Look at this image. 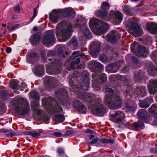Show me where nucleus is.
Returning <instances> with one entry per match:
<instances>
[{
  "label": "nucleus",
  "mask_w": 157,
  "mask_h": 157,
  "mask_svg": "<svg viewBox=\"0 0 157 157\" xmlns=\"http://www.w3.org/2000/svg\"><path fill=\"white\" fill-rule=\"evenodd\" d=\"M83 73H85L86 74L85 76L83 77L82 78L84 84L82 85L80 84L79 87L80 89H81V93H83L84 94V97L85 98L88 94L86 95L83 91L87 90H88L90 85V81L89 78V73L87 71H84Z\"/></svg>",
  "instance_id": "nucleus-10"
},
{
  "label": "nucleus",
  "mask_w": 157,
  "mask_h": 157,
  "mask_svg": "<svg viewBox=\"0 0 157 157\" xmlns=\"http://www.w3.org/2000/svg\"><path fill=\"white\" fill-rule=\"evenodd\" d=\"M19 25L18 24H15L13 25L9 29L10 32L13 31L15 29L18 28Z\"/></svg>",
  "instance_id": "nucleus-54"
},
{
  "label": "nucleus",
  "mask_w": 157,
  "mask_h": 157,
  "mask_svg": "<svg viewBox=\"0 0 157 157\" xmlns=\"http://www.w3.org/2000/svg\"><path fill=\"white\" fill-rule=\"evenodd\" d=\"M141 75L140 72H138L135 75V77L137 79L140 80L141 79Z\"/></svg>",
  "instance_id": "nucleus-56"
},
{
  "label": "nucleus",
  "mask_w": 157,
  "mask_h": 157,
  "mask_svg": "<svg viewBox=\"0 0 157 157\" xmlns=\"http://www.w3.org/2000/svg\"><path fill=\"white\" fill-rule=\"evenodd\" d=\"M34 73L38 76H42L44 72V67L42 65H38L34 69Z\"/></svg>",
  "instance_id": "nucleus-28"
},
{
  "label": "nucleus",
  "mask_w": 157,
  "mask_h": 157,
  "mask_svg": "<svg viewBox=\"0 0 157 157\" xmlns=\"http://www.w3.org/2000/svg\"><path fill=\"white\" fill-rule=\"evenodd\" d=\"M69 84L71 86V88L73 89V91L78 94V98L89 103V105L91 108L92 113L98 116H103L106 113V109L102 104L101 98H96L95 95L92 94H88L85 98L84 94L81 93L79 86L74 84L72 79L70 80Z\"/></svg>",
  "instance_id": "nucleus-2"
},
{
  "label": "nucleus",
  "mask_w": 157,
  "mask_h": 157,
  "mask_svg": "<svg viewBox=\"0 0 157 157\" xmlns=\"http://www.w3.org/2000/svg\"><path fill=\"white\" fill-rule=\"evenodd\" d=\"M52 135L56 137H61L63 136L62 134L60 132H54L52 133Z\"/></svg>",
  "instance_id": "nucleus-55"
},
{
  "label": "nucleus",
  "mask_w": 157,
  "mask_h": 157,
  "mask_svg": "<svg viewBox=\"0 0 157 157\" xmlns=\"http://www.w3.org/2000/svg\"><path fill=\"white\" fill-rule=\"evenodd\" d=\"M57 152L59 155H61L64 153V149L61 147H59L57 148Z\"/></svg>",
  "instance_id": "nucleus-50"
},
{
  "label": "nucleus",
  "mask_w": 157,
  "mask_h": 157,
  "mask_svg": "<svg viewBox=\"0 0 157 157\" xmlns=\"http://www.w3.org/2000/svg\"><path fill=\"white\" fill-rule=\"evenodd\" d=\"M72 25L69 24L67 29H63L62 31V34L63 37L66 38H69L71 35Z\"/></svg>",
  "instance_id": "nucleus-20"
},
{
  "label": "nucleus",
  "mask_w": 157,
  "mask_h": 157,
  "mask_svg": "<svg viewBox=\"0 0 157 157\" xmlns=\"http://www.w3.org/2000/svg\"><path fill=\"white\" fill-rule=\"evenodd\" d=\"M55 40V38L52 33H51L50 31L45 36L43 39L42 41L43 45H46V44H51L54 42Z\"/></svg>",
  "instance_id": "nucleus-16"
},
{
  "label": "nucleus",
  "mask_w": 157,
  "mask_h": 157,
  "mask_svg": "<svg viewBox=\"0 0 157 157\" xmlns=\"http://www.w3.org/2000/svg\"><path fill=\"white\" fill-rule=\"evenodd\" d=\"M17 113L21 116L27 114L29 112V104L26 100L21 97L16 98L13 102Z\"/></svg>",
  "instance_id": "nucleus-5"
},
{
  "label": "nucleus",
  "mask_w": 157,
  "mask_h": 157,
  "mask_svg": "<svg viewBox=\"0 0 157 157\" xmlns=\"http://www.w3.org/2000/svg\"><path fill=\"white\" fill-rule=\"evenodd\" d=\"M153 102L152 97L150 96L144 100H140L139 102V105L141 108H147Z\"/></svg>",
  "instance_id": "nucleus-18"
},
{
  "label": "nucleus",
  "mask_w": 157,
  "mask_h": 157,
  "mask_svg": "<svg viewBox=\"0 0 157 157\" xmlns=\"http://www.w3.org/2000/svg\"><path fill=\"white\" fill-rule=\"evenodd\" d=\"M111 81H114V79L120 80L124 83L125 86L127 87L126 93L127 95L129 94L130 96L133 94L137 97H143L146 94V88L143 86H136L135 89H132L131 85L130 84L127 77L121 75H111L109 78Z\"/></svg>",
  "instance_id": "nucleus-3"
},
{
  "label": "nucleus",
  "mask_w": 157,
  "mask_h": 157,
  "mask_svg": "<svg viewBox=\"0 0 157 157\" xmlns=\"http://www.w3.org/2000/svg\"><path fill=\"white\" fill-rule=\"evenodd\" d=\"M108 139H106L105 138H102L100 139L99 140V141L102 143H108Z\"/></svg>",
  "instance_id": "nucleus-60"
},
{
  "label": "nucleus",
  "mask_w": 157,
  "mask_h": 157,
  "mask_svg": "<svg viewBox=\"0 0 157 157\" xmlns=\"http://www.w3.org/2000/svg\"><path fill=\"white\" fill-rule=\"evenodd\" d=\"M89 25H92L96 27L100 26L97 29V31L99 34L105 33L108 30V26L107 23L96 18L90 19L89 22Z\"/></svg>",
  "instance_id": "nucleus-7"
},
{
  "label": "nucleus",
  "mask_w": 157,
  "mask_h": 157,
  "mask_svg": "<svg viewBox=\"0 0 157 157\" xmlns=\"http://www.w3.org/2000/svg\"><path fill=\"white\" fill-rule=\"evenodd\" d=\"M7 96V93L6 91L3 90H0V97L2 100H5Z\"/></svg>",
  "instance_id": "nucleus-41"
},
{
  "label": "nucleus",
  "mask_w": 157,
  "mask_h": 157,
  "mask_svg": "<svg viewBox=\"0 0 157 157\" xmlns=\"http://www.w3.org/2000/svg\"><path fill=\"white\" fill-rule=\"evenodd\" d=\"M25 135H31L32 136L34 137H37L40 135V134L39 132H36L34 131H26L25 132Z\"/></svg>",
  "instance_id": "nucleus-35"
},
{
  "label": "nucleus",
  "mask_w": 157,
  "mask_h": 157,
  "mask_svg": "<svg viewBox=\"0 0 157 157\" xmlns=\"http://www.w3.org/2000/svg\"><path fill=\"white\" fill-rule=\"evenodd\" d=\"M105 91L106 92L111 93H113V90L112 88L108 87H107L105 88Z\"/></svg>",
  "instance_id": "nucleus-59"
},
{
  "label": "nucleus",
  "mask_w": 157,
  "mask_h": 157,
  "mask_svg": "<svg viewBox=\"0 0 157 157\" xmlns=\"http://www.w3.org/2000/svg\"><path fill=\"white\" fill-rule=\"evenodd\" d=\"M104 102L111 109H116L121 107L122 100L120 97L116 94H108L104 98Z\"/></svg>",
  "instance_id": "nucleus-6"
},
{
  "label": "nucleus",
  "mask_w": 157,
  "mask_h": 157,
  "mask_svg": "<svg viewBox=\"0 0 157 157\" xmlns=\"http://www.w3.org/2000/svg\"><path fill=\"white\" fill-rule=\"evenodd\" d=\"M148 111L151 113H154L155 121L157 123V105L153 104L148 109Z\"/></svg>",
  "instance_id": "nucleus-23"
},
{
  "label": "nucleus",
  "mask_w": 157,
  "mask_h": 157,
  "mask_svg": "<svg viewBox=\"0 0 157 157\" xmlns=\"http://www.w3.org/2000/svg\"><path fill=\"white\" fill-rule=\"evenodd\" d=\"M101 8L104 10H109L110 7V5L109 3L105 2H103L101 4Z\"/></svg>",
  "instance_id": "nucleus-39"
},
{
  "label": "nucleus",
  "mask_w": 157,
  "mask_h": 157,
  "mask_svg": "<svg viewBox=\"0 0 157 157\" xmlns=\"http://www.w3.org/2000/svg\"><path fill=\"white\" fill-rule=\"evenodd\" d=\"M124 105L125 107V110L127 112H134L137 107V105H134L133 106H131L129 105L126 102H125L124 103Z\"/></svg>",
  "instance_id": "nucleus-31"
},
{
  "label": "nucleus",
  "mask_w": 157,
  "mask_h": 157,
  "mask_svg": "<svg viewBox=\"0 0 157 157\" xmlns=\"http://www.w3.org/2000/svg\"><path fill=\"white\" fill-rule=\"evenodd\" d=\"M71 44H72L75 46H77L78 45V42L77 40L75 38H72L70 41Z\"/></svg>",
  "instance_id": "nucleus-46"
},
{
  "label": "nucleus",
  "mask_w": 157,
  "mask_h": 157,
  "mask_svg": "<svg viewBox=\"0 0 157 157\" xmlns=\"http://www.w3.org/2000/svg\"><path fill=\"white\" fill-rule=\"evenodd\" d=\"M31 98L36 100L39 99V95L38 93L36 92L32 91L30 93Z\"/></svg>",
  "instance_id": "nucleus-40"
},
{
  "label": "nucleus",
  "mask_w": 157,
  "mask_h": 157,
  "mask_svg": "<svg viewBox=\"0 0 157 157\" xmlns=\"http://www.w3.org/2000/svg\"><path fill=\"white\" fill-rule=\"evenodd\" d=\"M31 107L32 110L35 112L37 111L38 114L41 113V111L38 109L39 106V102L37 101H33L31 103Z\"/></svg>",
  "instance_id": "nucleus-27"
},
{
  "label": "nucleus",
  "mask_w": 157,
  "mask_h": 157,
  "mask_svg": "<svg viewBox=\"0 0 157 157\" xmlns=\"http://www.w3.org/2000/svg\"><path fill=\"white\" fill-rule=\"evenodd\" d=\"M11 51V48L10 47H7L6 48V51L7 53H10Z\"/></svg>",
  "instance_id": "nucleus-64"
},
{
  "label": "nucleus",
  "mask_w": 157,
  "mask_h": 157,
  "mask_svg": "<svg viewBox=\"0 0 157 157\" xmlns=\"http://www.w3.org/2000/svg\"><path fill=\"white\" fill-rule=\"evenodd\" d=\"M118 70V67L115 63L109 64L106 68V71L109 73H115L117 72Z\"/></svg>",
  "instance_id": "nucleus-26"
},
{
  "label": "nucleus",
  "mask_w": 157,
  "mask_h": 157,
  "mask_svg": "<svg viewBox=\"0 0 157 157\" xmlns=\"http://www.w3.org/2000/svg\"><path fill=\"white\" fill-rule=\"evenodd\" d=\"M100 59L103 62H105L108 61L107 56L104 55H101L100 57Z\"/></svg>",
  "instance_id": "nucleus-47"
},
{
  "label": "nucleus",
  "mask_w": 157,
  "mask_h": 157,
  "mask_svg": "<svg viewBox=\"0 0 157 157\" xmlns=\"http://www.w3.org/2000/svg\"><path fill=\"white\" fill-rule=\"evenodd\" d=\"M80 62V59L78 58H77L75 60L73 61L71 63L70 65L71 69H73V66L75 64H78Z\"/></svg>",
  "instance_id": "nucleus-42"
},
{
  "label": "nucleus",
  "mask_w": 157,
  "mask_h": 157,
  "mask_svg": "<svg viewBox=\"0 0 157 157\" xmlns=\"http://www.w3.org/2000/svg\"><path fill=\"white\" fill-rule=\"evenodd\" d=\"M19 82V81L17 80H12L9 82L10 86L12 89H15L22 91V90L21 88V86L18 85Z\"/></svg>",
  "instance_id": "nucleus-24"
},
{
  "label": "nucleus",
  "mask_w": 157,
  "mask_h": 157,
  "mask_svg": "<svg viewBox=\"0 0 157 157\" xmlns=\"http://www.w3.org/2000/svg\"><path fill=\"white\" fill-rule=\"evenodd\" d=\"M20 85L21 86V88L22 89V88H25L26 87L27 85V84L25 83V82H22L21 83V85Z\"/></svg>",
  "instance_id": "nucleus-62"
},
{
  "label": "nucleus",
  "mask_w": 157,
  "mask_h": 157,
  "mask_svg": "<svg viewBox=\"0 0 157 157\" xmlns=\"http://www.w3.org/2000/svg\"><path fill=\"white\" fill-rule=\"evenodd\" d=\"M8 132V133L6 134V135L8 137L14 135V132H11L10 130V131Z\"/></svg>",
  "instance_id": "nucleus-63"
},
{
  "label": "nucleus",
  "mask_w": 157,
  "mask_h": 157,
  "mask_svg": "<svg viewBox=\"0 0 157 157\" xmlns=\"http://www.w3.org/2000/svg\"><path fill=\"white\" fill-rule=\"evenodd\" d=\"M41 57L42 59L44 61H46L47 59L46 58H45V54L44 52H42L41 53Z\"/></svg>",
  "instance_id": "nucleus-58"
},
{
  "label": "nucleus",
  "mask_w": 157,
  "mask_h": 157,
  "mask_svg": "<svg viewBox=\"0 0 157 157\" xmlns=\"http://www.w3.org/2000/svg\"><path fill=\"white\" fill-rule=\"evenodd\" d=\"M94 137V135H91L90 136V140H92L89 142V144L91 145H93L97 143V142L99 140V139L98 137Z\"/></svg>",
  "instance_id": "nucleus-38"
},
{
  "label": "nucleus",
  "mask_w": 157,
  "mask_h": 157,
  "mask_svg": "<svg viewBox=\"0 0 157 157\" xmlns=\"http://www.w3.org/2000/svg\"><path fill=\"white\" fill-rule=\"evenodd\" d=\"M55 94L57 97L60 98V103L56 101L52 98L49 97L48 98H43L42 101L43 104L45 105V108L48 110H54L57 113H62V108L60 105V104L63 105L65 104H70L71 101H69V96L67 94V91L66 90L60 88L56 91ZM72 105L74 108L79 111L85 113L87 111L86 106L82 105L78 99H73L71 101Z\"/></svg>",
  "instance_id": "nucleus-1"
},
{
  "label": "nucleus",
  "mask_w": 157,
  "mask_h": 157,
  "mask_svg": "<svg viewBox=\"0 0 157 157\" xmlns=\"http://www.w3.org/2000/svg\"><path fill=\"white\" fill-rule=\"evenodd\" d=\"M125 117L124 113L121 111H116L110 114V117L111 120L113 122L119 124V127L124 128L125 126L124 121V119Z\"/></svg>",
  "instance_id": "nucleus-8"
},
{
  "label": "nucleus",
  "mask_w": 157,
  "mask_h": 157,
  "mask_svg": "<svg viewBox=\"0 0 157 157\" xmlns=\"http://www.w3.org/2000/svg\"><path fill=\"white\" fill-rule=\"evenodd\" d=\"M95 14L96 16L106 21L110 20V16H108L106 11H103L101 10H98L96 11Z\"/></svg>",
  "instance_id": "nucleus-17"
},
{
  "label": "nucleus",
  "mask_w": 157,
  "mask_h": 157,
  "mask_svg": "<svg viewBox=\"0 0 157 157\" xmlns=\"http://www.w3.org/2000/svg\"><path fill=\"white\" fill-rule=\"evenodd\" d=\"M63 15L65 17L71 16L73 17L75 15V11L73 9H68L63 12Z\"/></svg>",
  "instance_id": "nucleus-33"
},
{
  "label": "nucleus",
  "mask_w": 157,
  "mask_h": 157,
  "mask_svg": "<svg viewBox=\"0 0 157 157\" xmlns=\"http://www.w3.org/2000/svg\"><path fill=\"white\" fill-rule=\"evenodd\" d=\"M85 35L87 38H90L91 37V34L90 31L88 29H86L85 31Z\"/></svg>",
  "instance_id": "nucleus-45"
},
{
  "label": "nucleus",
  "mask_w": 157,
  "mask_h": 157,
  "mask_svg": "<svg viewBox=\"0 0 157 157\" xmlns=\"http://www.w3.org/2000/svg\"><path fill=\"white\" fill-rule=\"evenodd\" d=\"M138 46V43L136 42H134L133 44H132L131 47V50L134 52L136 50V49H137Z\"/></svg>",
  "instance_id": "nucleus-44"
},
{
  "label": "nucleus",
  "mask_w": 157,
  "mask_h": 157,
  "mask_svg": "<svg viewBox=\"0 0 157 157\" xmlns=\"http://www.w3.org/2000/svg\"><path fill=\"white\" fill-rule=\"evenodd\" d=\"M6 107L4 104L0 102V115L3 114L5 111Z\"/></svg>",
  "instance_id": "nucleus-43"
},
{
  "label": "nucleus",
  "mask_w": 157,
  "mask_h": 157,
  "mask_svg": "<svg viewBox=\"0 0 157 157\" xmlns=\"http://www.w3.org/2000/svg\"><path fill=\"white\" fill-rule=\"evenodd\" d=\"M148 89L150 94H155L157 91V79L150 80L148 83Z\"/></svg>",
  "instance_id": "nucleus-14"
},
{
  "label": "nucleus",
  "mask_w": 157,
  "mask_h": 157,
  "mask_svg": "<svg viewBox=\"0 0 157 157\" xmlns=\"http://www.w3.org/2000/svg\"><path fill=\"white\" fill-rule=\"evenodd\" d=\"M110 19H113L116 24H119L123 20L121 13L117 11H111L109 13Z\"/></svg>",
  "instance_id": "nucleus-11"
},
{
  "label": "nucleus",
  "mask_w": 157,
  "mask_h": 157,
  "mask_svg": "<svg viewBox=\"0 0 157 157\" xmlns=\"http://www.w3.org/2000/svg\"><path fill=\"white\" fill-rule=\"evenodd\" d=\"M51 67L50 70L51 72H48V70L47 69V72L50 74H57L61 72V60H55L53 62L51 63Z\"/></svg>",
  "instance_id": "nucleus-9"
},
{
  "label": "nucleus",
  "mask_w": 157,
  "mask_h": 157,
  "mask_svg": "<svg viewBox=\"0 0 157 157\" xmlns=\"http://www.w3.org/2000/svg\"><path fill=\"white\" fill-rule=\"evenodd\" d=\"M73 133V131L68 130L66 131L64 134L63 135V136H69Z\"/></svg>",
  "instance_id": "nucleus-51"
},
{
  "label": "nucleus",
  "mask_w": 157,
  "mask_h": 157,
  "mask_svg": "<svg viewBox=\"0 0 157 157\" xmlns=\"http://www.w3.org/2000/svg\"><path fill=\"white\" fill-rule=\"evenodd\" d=\"M85 55L84 53H82L80 51H75L74 52L71 56L69 59L67 60V62L65 63V65H66L68 64V62H70L71 60L74 59L75 57H76L79 56H81L82 57L85 56Z\"/></svg>",
  "instance_id": "nucleus-25"
},
{
  "label": "nucleus",
  "mask_w": 157,
  "mask_h": 157,
  "mask_svg": "<svg viewBox=\"0 0 157 157\" xmlns=\"http://www.w3.org/2000/svg\"><path fill=\"white\" fill-rule=\"evenodd\" d=\"M147 30L151 33H157V24L153 23H148L147 26Z\"/></svg>",
  "instance_id": "nucleus-19"
},
{
  "label": "nucleus",
  "mask_w": 157,
  "mask_h": 157,
  "mask_svg": "<svg viewBox=\"0 0 157 157\" xmlns=\"http://www.w3.org/2000/svg\"><path fill=\"white\" fill-rule=\"evenodd\" d=\"M137 50L139 53H142L141 54V56L142 57H145L147 56V55L148 54V53L147 52L146 48L145 46H138Z\"/></svg>",
  "instance_id": "nucleus-29"
},
{
  "label": "nucleus",
  "mask_w": 157,
  "mask_h": 157,
  "mask_svg": "<svg viewBox=\"0 0 157 157\" xmlns=\"http://www.w3.org/2000/svg\"><path fill=\"white\" fill-rule=\"evenodd\" d=\"M46 82L48 84H51L52 83L53 81V78L51 77L48 76L46 77Z\"/></svg>",
  "instance_id": "nucleus-53"
},
{
  "label": "nucleus",
  "mask_w": 157,
  "mask_h": 157,
  "mask_svg": "<svg viewBox=\"0 0 157 157\" xmlns=\"http://www.w3.org/2000/svg\"><path fill=\"white\" fill-rule=\"evenodd\" d=\"M129 29L132 31V33H134L136 34H139L140 32V29L136 23L132 21L131 24L129 27Z\"/></svg>",
  "instance_id": "nucleus-21"
},
{
  "label": "nucleus",
  "mask_w": 157,
  "mask_h": 157,
  "mask_svg": "<svg viewBox=\"0 0 157 157\" xmlns=\"http://www.w3.org/2000/svg\"><path fill=\"white\" fill-rule=\"evenodd\" d=\"M61 14L56 10H53L49 15L50 20L53 23H56L60 19Z\"/></svg>",
  "instance_id": "nucleus-15"
},
{
  "label": "nucleus",
  "mask_w": 157,
  "mask_h": 157,
  "mask_svg": "<svg viewBox=\"0 0 157 157\" xmlns=\"http://www.w3.org/2000/svg\"><path fill=\"white\" fill-rule=\"evenodd\" d=\"M132 127L135 130H137L144 128V125L143 122L139 121L138 122L133 123Z\"/></svg>",
  "instance_id": "nucleus-30"
},
{
  "label": "nucleus",
  "mask_w": 157,
  "mask_h": 157,
  "mask_svg": "<svg viewBox=\"0 0 157 157\" xmlns=\"http://www.w3.org/2000/svg\"><path fill=\"white\" fill-rule=\"evenodd\" d=\"M146 114L147 113L145 110H142L138 112L137 115L141 119L145 120L147 118Z\"/></svg>",
  "instance_id": "nucleus-34"
},
{
  "label": "nucleus",
  "mask_w": 157,
  "mask_h": 157,
  "mask_svg": "<svg viewBox=\"0 0 157 157\" xmlns=\"http://www.w3.org/2000/svg\"><path fill=\"white\" fill-rule=\"evenodd\" d=\"M39 57L38 54L35 52L31 53L28 56L27 60L30 63H34L36 60Z\"/></svg>",
  "instance_id": "nucleus-22"
},
{
  "label": "nucleus",
  "mask_w": 157,
  "mask_h": 157,
  "mask_svg": "<svg viewBox=\"0 0 157 157\" xmlns=\"http://www.w3.org/2000/svg\"><path fill=\"white\" fill-rule=\"evenodd\" d=\"M101 43L99 41L92 42L89 48V51L92 56H94L99 52Z\"/></svg>",
  "instance_id": "nucleus-12"
},
{
  "label": "nucleus",
  "mask_w": 157,
  "mask_h": 157,
  "mask_svg": "<svg viewBox=\"0 0 157 157\" xmlns=\"http://www.w3.org/2000/svg\"><path fill=\"white\" fill-rule=\"evenodd\" d=\"M13 10L14 12L16 13L20 12V8L18 5H16L13 7Z\"/></svg>",
  "instance_id": "nucleus-52"
},
{
  "label": "nucleus",
  "mask_w": 157,
  "mask_h": 157,
  "mask_svg": "<svg viewBox=\"0 0 157 157\" xmlns=\"http://www.w3.org/2000/svg\"><path fill=\"white\" fill-rule=\"evenodd\" d=\"M148 74L150 75H155L156 74L157 67H155L152 63L149 64V67L147 69Z\"/></svg>",
  "instance_id": "nucleus-32"
},
{
  "label": "nucleus",
  "mask_w": 157,
  "mask_h": 157,
  "mask_svg": "<svg viewBox=\"0 0 157 157\" xmlns=\"http://www.w3.org/2000/svg\"><path fill=\"white\" fill-rule=\"evenodd\" d=\"M57 53L60 57L64 58L65 57V55L63 54V52L61 48H59L57 50Z\"/></svg>",
  "instance_id": "nucleus-49"
},
{
  "label": "nucleus",
  "mask_w": 157,
  "mask_h": 157,
  "mask_svg": "<svg viewBox=\"0 0 157 157\" xmlns=\"http://www.w3.org/2000/svg\"><path fill=\"white\" fill-rule=\"evenodd\" d=\"M132 59L133 62L136 64H137L138 62V60L137 58L135 56H132Z\"/></svg>",
  "instance_id": "nucleus-61"
},
{
  "label": "nucleus",
  "mask_w": 157,
  "mask_h": 157,
  "mask_svg": "<svg viewBox=\"0 0 157 157\" xmlns=\"http://www.w3.org/2000/svg\"><path fill=\"white\" fill-rule=\"evenodd\" d=\"M54 118L56 121L60 122H63L65 119L64 115L61 114H56Z\"/></svg>",
  "instance_id": "nucleus-36"
},
{
  "label": "nucleus",
  "mask_w": 157,
  "mask_h": 157,
  "mask_svg": "<svg viewBox=\"0 0 157 157\" xmlns=\"http://www.w3.org/2000/svg\"><path fill=\"white\" fill-rule=\"evenodd\" d=\"M40 36L38 34H35L33 36V40L34 41L36 42H38L40 40Z\"/></svg>",
  "instance_id": "nucleus-48"
},
{
  "label": "nucleus",
  "mask_w": 157,
  "mask_h": 157,
  "mask_svg": "<svg viewBox=\"0 0 157 157\" xmlns=\"http://www.w3.org/2000/svg\"><path fill=\"white\" fill-rule=\"evenodd\" d=\"M123 10L124 13L127 15L130 16L132 15V10L128 6L125 5L123 8Z\"/></svg>",
  "instance_id": "nucleus-37"
},
{
  "label": "nucleus",
  "mask_w": 157,
  "mask_h": 157,
  "mask_svg": "<svg viewBox=\"0 0 157 157\" xmlns=\"http://www.w3.org/2000/svg\"><path fill=\"white\" fill-rule=\"evenodd\" d=\"M38 6H37L35 8L33 9V16L36 17V15L37 14V13H38Z\"/></svg>",
  "instance_id": "nucleus-57"
},
{
  "label": "nucleus",
  "mask_w": 157,
  "mask_h": 157,
  "mask_svg": "<svg viewBox=\"0 0 157 157\" xmlns=\"http://www.w3.org/2000/svg\"><path fill=\"white\" fill-rule=\"evenodd\" d=\"M92 65L97 67V70L92 69V71L93 78L92 86L97 90L101 88V84L106 82L107 80L106 75L104 73H102L100 76L99 74L103 71L104 67L103 65L96 61H93L91 63Z\"/></svg>",
  "instance_id": "nucleus-4"
},
{
  "label": "nucleus",
  "mask_w": 157,
  "mask_h": 157,
  "mask_svg": "<svg viewBox=\"0 0 157 157\" xmlns=\"http://www.w3.org/2000/svg\"><path fill=\"white\" fill-rule=\"evenodd\" d=\"M121 35L117 31L112 30L107 35V38L111 43H115L120 39Z\"/></svg>",
  "instance_id": "nucleus-13"
}]
</instances>
